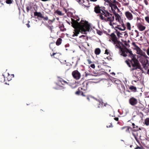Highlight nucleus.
<instances>
[{
  "instance_id": "cd10ccee",
  "label": "nucleus",
  "mask_w": 149,
  "mask_h": 149,
  "mask_svg": "<svg viewBox=\"0 0 149 149\" xmlns=\"http://www.w3.org/2000/svg\"><path fill=\"white\" fill-rule=\"evenodd\" d=\"M13 0H6V2L7 4H10L13 3Z\"/></svg>"
},
{
  "instance_id": "09e8293b",
  "label": "nucleus",
  "mask_w": 149,
  "mask_h": 149,
  "mask_svg": "<svg viewBox=\"0 0 149 149\" xmlns=\"http://www.w3.org/2000/svg\"><path fill=\"white\" fill-rule=\"evenodd\" d=\"M87 61L88 62L89 64H91L92 62L90 59H88L87 60Z\"/></svg>"
},
{
  "instance_id": "9b49d317",
  "label": "nucleus",
  "mask_w": 149,
  "mask_h": 149,
  "mask_svg": "<svg viewBox=\"0 0 149 149\" xmlns=\"http://www.w3.org/2000/svg\"><path fill=\"white\" fill-rule=\"evenodd\" d=\"M139 32L137 30H132L129 33L131 36L133 38H136L139 36Z\"/></svg>"
},
{
  "instance_id": "f03ea898",
  "label": "nucleus",
  "mask_w": 149,
  "mask_h": 149,
  "mask_svg": "<svg viewBox=\"0 0 149 149\" xmlns=\"http://www.w3.org/2000/svg\"><path fill=\"white\" fill-rule=\"evenodd\" d=\"M75 19V21L78 24V26L73 27L74 29V31L73 32L74 34L72 35V36L74 37L75 36H77L79 34L80 30L83 32H85L86 31H88L90 29V25L88 24L87 22L81 20L80 23L78 21L79 20V18L75 16L72 17Z\"/></svg>"
},
{
  "instance_id": "e2e57ef3",
  "label": "nucleus",
  "mask_w": 149,
  "mask_h": 149,
  "mask_svg": "<svg viewBox=\"0 0 149 149\" xmlns=\"http://www.w3.org/2000/svg\"><path fill=\"white\" fill-rule=\"evenodd\" d=\"M144 68L145 69H147V68L146 66V65H144L143 66Z\"/></svg>"
},
{
  "instance_id": "5701e85b",
  "label": "nucleus",
  "mask_w": 149,
  "mask_h": 149,
  "mask_svg": "<svg viewBox=\"0 0 149 149\" xmlns=\"http://www.w3.org/2000/svg\"><path fill=\"white\" fill-rule=\"evenodd\" d=\"M127 27V29L129 30H131V25L129 22H127L126 23V27Z\"/></svg>"
},
{
  "instance_id": "f8f14e48",
  "label": "nucleus",
  "mask_w": 149,
  "mask_h": 149,
  "mask_svg": "<svg viewBox=\"0 0 149 149\" xmlns=\"http://www.w3.org/2000/svg\"><path fill=\"white\" fill-rule=\"evenodd\" d=\"M136 26L137 28L140 31H142L146 29V27L143 25L141 22H137L136 24Z\"/></svg>"
},
{
  "instance_id": "4d7b16f0",
  "label": "nucleus",
  "mask_w": 149,
  "mask_h": 149,
  "mask_svg": "<svg viewBox=\"0 0 149 149\" xmlns=\"http://www.w3.org/2000/svg\"><path fill=\"white\" fill-rule=\"evenodd\" d=\"M85 37V36L84 35H82L79 37V38H81L82 37Z\"/></svg>"
},
{
  "instance_id": "864d4df0",
  "label": "nucleus",
  "mask_w": 149,
  "mask_h": 149,
  "mask_svg": "<svg viewBox=\"0 0 149 149\" xmlns=\"http://www.w3.org/2000/svg\"><path fill=\"white\" fill-rule=\"evenodd\" d=\"M126 62H127V64L128 65V66L129 67H131V65H130V63H129L128 61H127Z\"/></svg>"
},
{
  "instance_id": "a878e982",
  "label": "nucleus",
  "mask_w": 149,
  "mask_h": 149,
  "mask_svg": "<svg viewBox=\"0 0 149 149\" xmlns=\"http://www.w3.org/2000/svg\"><path fill=\"white\" fill-rule=\"evenodd\" d=\"M62 39L61 38H58L56 42V45H59L61 44V43Z\"/></svg>"
},
{
  "instance_id": "2f4dec72",
  "label": "nucleus",
  "mask_w": 149,
  "mask_h": 149,
  "mask_svg": "<svg viewBox=\"0 0 149 149\" xmlns=\"http://www.w3.org/2000/svg\"><path fill=\"white\" fill-rule=\"evenodd\" d=\"M32 8V7L30 6H27L26 7V10L27 13H28L29 10H30Z\"/></svg>"
},
{
  "instance_id": "1a4fd4ad",
  "label": "nucleus",
  "mask_w": 149,
  "mask_h": 149,
  "mask_svg": "<svg viewBox=\"0 0 149 149\" xmlns=\"http://www.w3.org/2000/svg\"><path fill=\"white\" fill-rule=\"evenodd\" d=\"M120 24L119 25H118L115 27V28H117L120 30L122 31H124L126 29V26L124 23L123 20L120 22H118Z\"/></svg>"
},
{
  "instance_id": "412c9836",
  "label": "nucleus",
  "mask_w": 149,
  "mask_h": 149,
  "mask_svg": "<svg viewBox=\"0 0 149 149\" xmlns=\"http://www.w3.org/2000/svg\"><path fill=\"white\" fill-rule=\"evenodd\" d=\"M80 4H82V5L84 6L85 7H88L89 6H87L85 4H84V0H76Z\"/></svg>"
},
{
  "instance_id": "9d476101",
  "label": "nucleus",
  "mask_w": 149,
  "mask_h": 149,
  "mask_svg": "<svg viewBox=\"0 0 149 149\" xmlns=\"http://www.w3.org/2000/svg\"><path fill=\"white\" fill-rule=\"evenodd\" d=\"M56 45L55 42H52L49 45V47L52 51L54 52L52 54H50L51 56L52 57L53 56H54L56 54L57 52H56Z\"/></svg>"
},
{
  "instance_id": "473e14b6",
  "label": "nucleus",
  "mask_w": 149,
  "mask_h": 149,
  "mask_svg": "<svg viewBox=\"0 0 149 149\" xmlns=\"http://www.w3.org/2000/svg\"><path fill=\"white\" fill-rule=\"evenodd\" d=\"M61 84L62 85H64L65 84V81H60L59 82H58V84H59V85L61 86H61Z\"/></svg>"
},
{
  "instance_id": "b1692460",
  "label": "nucleus",
  "mask_w": 149,
  "mask_h": 149,
  "mask_svg": "<svg viewBox=\"0 0 149 149\" xmlns=\"http://www.w3.org/2000/svg\"><path fill=\"white\" fill-rule=\"evenodd\" d=\"M59 28L61 31H63L65 30L64 26L62 23H60L59 26Z\"/></svg>"
},
{
  "instance_id": "20e7f679",
  "label": "nucleus",
  "mask_w": 149,
  "mask_h": 149,
  "mask_svg": "<svg viewBox=\"0 0 149 149\" xmlns=\"http://www.w3.org/2000/svg\"><path fill=\"white\" fill-rule=\"evenodd\" d=\"M73 11V10L72 9H70V11L69 10H67L66 9V13H67V16L69 18L68 19V21L66 19V21L69 25H70V23H71L72 26L73 27H75V26H78V24L75 21V19L72 18L73 17V14L72 12Z\"/></svg>"
},
{
  "instance_id": "c9c22d12",
  "label": "nucleus",
  "mask_w": 149,
  "mask_h": 149,
  "mask_svg": "<svg viewBox=\"0 0 149 149\" xmlns=\"http://www.w3.org/2000/svg\"><path fill=\"white\" fill-rule=\"evenodd\" d=\"M98 104H99V105L98 106V108L102 107H103V103L102 102H101V101L99 102V103Z\"/></svg>"
},
{
  "instance_id": "a18cd8bd",
  "label": "nucleus",
  "mask_w": 149,
  "mask_h": 149,
  "mask_svg": "<svg viewBox=\"0 0 149 149\" xmlns=\"http://www.w3.org/2000/svg\"><path fill=\"white\" fill-rule=\"evenodd\" d=\"M132 45L135 47H138L136 44V43L135 42H132Z\"/></svg>"
},
{
  "instance_id": "dca6fc26",
  "label": "nucleus",
  "mask_w": 149,
  "mask_h": 149,
  "mask_svg": "<svg viewBox=\"0 0 149 149\" xmlns=\"http://www.w3.org/2000/svg\"><path fill=\"white\" fill-rule=\"evenodd\" d=\"M104 9H105L104 7H100L99 6H96L94 8V11L96 13H101V11L103 10Z\"/></svg>"
},
{
  "instance_id": "c03bdc74",
  "label": "nucleus",
  "mask_w": 149,
  "mask_h": 149,
  "mask_svg": "<svg viewBox=\"0 0 149 149\" xmlns=\"http://www.w3.org/2000/svg\"><path fill=\"white\" fill-rule=\"evenodd\" d=\"M144 2L146 5H148V3L147 0H144Z\"/></svg>"
},
{
  "instance_id": "4be33fe9",
  "label": "nucleus",
  "mask_w": 149,
  "mask_h": 149,
  "mask_svg": "<svg viewBox=\"0 0 149 149\" xmlns=\"http://www.w3.org/2000/svg\"><path fill=\"white\" fill-rule=\"evenodd\" d=\"M129 88L132 91L135 92L136 91L137 89L136 87L134 86H130Z\"/></svg>"
},
{
  "instance_id": "6e6d98bb",
  "label": "nucleus",
  "mask_w": 149,
  "mask_h": 149,
  "mask_svg": "<svg viewBox=\"0 0 149 149\" xmlns=\"http://www.w3.org/2000/svg\"><path fill=\"white\" fill-rule=\"evenodd\" d=\"M111 125H112V124H110V125H109L108 126L107 125V127H111Z\"/></svg>"
},
{
  "instance_id": "3c124183",
  "label": "nucleus",
  "mask_w": 149,
  "mask_h": 149,
  "mask_svg": "<svg viewBox=\"0 0 149 149\" xmlns=\"http://www.w3.org/2000/svg\"><path fill=\"white\" fill-rule=\"evenodd\" d=\"M132 125L133 126V127L134 128L135 127V124L134 123H132ZM138 127V126H136V127Z\"/></svg>"
},
{
  "instance_id": "4468645a",
  "label": "nucleus",
  "mask_w": 149,
  "mask_h": 149,
  "mask_svg": "<svg viewBox=\"0 0 149 149\" xmlns=\"http://www.w3.org/2000/svg\"><path fill=\"white\" fill-rule=\"evenodd\" d=\"M137 52L138 54L143 56L145 58H148L149 57L147 56L146 53L143 52L138 47L137 49Z\"/></svg>"
},
{
  "instance_id": "de8ad7c7",
  "label": "nucleus",
  "mask_w": 149,
  "mask_h": 149,
  "mask_svg": "<svg viewBox=\"0 0 149 149\" xmlns=\"http://www.w3.org/2000/svg\"><path fill=\"white\" fill-rule=\"evenodd\" d=\"M104 1L105 2H104V4H107V3H108V2L109 1H110V0H104Z\"/></svg>"
},
{
  "instance_id": "bb28decb",
  "label": "nucleus",
  "mask_w": 149,
  "mask_h": 149,
  "mask_svg": "<svg viewBox=\"0 0 149 149\" xmlns=\"http://www.w3.org/2000/svg\"><path fill=\"white\" fill-rule=\"evenodd\" d=\"M55 13L59 15H64V14H63L61 11L58 10L55 11Z\"/></svg>"
},
{
  "instance_id": "a19ab883",
  "label": "nucleus",
  "mask_w": 149,
  "mask_h": 149,
  "mask_svg": "<svg viewBox=\"0 0 149 149\" xmlns=\"http://www.w3.org/2000/svg\"><path fill=\"white\" fill-rule=\"evenodd\" d=\"M60 61L61 63H64L65 62V60H63L61 58H60Z\"/></svg>"
},
{
  "instance_id": "0e129e2a",
  "label": "nucleus",
  "mask_w": 149,
  "mask_h": 149,
  "mask_svg": "<svg viewBox=\"0 0 149 149\" xmlns=\"http://www.w3.org/2000/svg\"><path fill=\"white\" fill-rule=\"evenodd\" d=\"M111 74H114V75H115V73H114V72H112V73H111Z\"/></svg>"
},
{
  "instance_id": "bf43d9fd",
  "label": "nucleus",
  "mask_w": 149,
  "mask_h": 149,
  "mask_svg": "<svg viewBox=\"0 0 149 149\" xmlns=\"http://www.w3.org/2000/svg\"><path fill=\"white\" fill-rule=\"evenodd\" d=\"M90 0V1H91L95 2L97 0Z\"/></svg>"
},
{
  "instance_id": "a211bd4d",
  "label": "nucleus",
  "mask_w": 149,
  "mask_h": 149,
  "mask_svg": "<svg viewBox=\"0 0 149 149\" xmlns=\"http://www.w3.org/2000/svg\"><path fill=\"white\" fill-rule=\"evenodd\" d=\"M117 88L119 89L120 91H125V87L121 83L119 84L117 86Z\"/></svg>"
},
{
  "instance_id": "39448f33",
  "label": "nucleus",
  "mask_w": 149,
  "mask_h": 149,
  "mask_svg": "<svg viewBox=\"0 0 149 149\" xmlns=\"http://www.w3.org/2000/svg\"><path fill=\"white\" fill-rule=\"evenodd\" d=\"M106 5L109 6L111 8L112 12L117 11L118 12H120V11L118 8V6L119 7L120 4L116 0H110Z\"/></svg>"
},
{
  "instance_id": "aec40b11",
  "label": "nucleus",
  "mask_w": 149,
  "mask_h": 149,
  "mask_svg": "<svg viewBox=\"0 0 149 149\" xmlns=\"http://www.w3.org/2000/svg\"><path fill=\"white\" fill-rule=\"evenodd\" d=\"M2 76H3V77L4 78V81H6V80H7L8 81H10L11 80V78L10 77L11 76H10V75H9V74L8 73V75L7 77L6 78H5L4 75L3 74ZM13 76V77H14V75L12 74L11 75V76Z\"/></svg>"
},
{
  "instance_id": "774afa93",
  "label": "nucleus",
  "mask_w": 149,
  "mask_h": 149,
  "mask_svg": "<svg viewBox=\"0 0 149 149\" xmlns=\"http://www.w3.org/2000/svg\"><path fill=\"white\" fill-rule=\"evenodd\" d=\"M87 45L88 46H89V45L88 43L87 44Z\"/></svg>"
},
{
  "instance_id": "69168bd1",
  "label": "nucleus",
  "mask_w": 149,
  "mask_h": 149,
  "mask_svg": "<svg viewBox=\"0 0 149 149\" xmlns=\"http://www.w3.org/2000/svg\"><path fill=\"white\" fill-rule=\"evenodd\" d=\"M87 99L89 101H90V99H89V98L88 97L87 98Z\"/></svg>"
},
{
  "instance_id": "393cba45",
  "label": "nucleus",
  "mask_w": 149,
  "mask_h": 149,
  "mask_svg": "<svg viewBox=\"0 0 149 149\" xmlns=\"http://www.w3.org/2000/svg\"><path fill=\"white\" fill-rule=\"evenodd\" d=\"M101 52L100 49L98 48H96L95 49V54L97 55L99 54Z\"/></svg>"
},
{
  "instance_id": "c756f323",
  "label": "nucleus",
  "mask_w": 149,
  "mask_h": 149,
  "mask_svg": "<svg viewBox=\"0 0 149 149\" xmlns=\"http://www.w3.org/2000/svg\"><path fill=\"white\" fill-rule=\"evenodd\" d=\"M115 33H116L117 36L119 38L122 37V34L119 32L116 31Z\"/></svg>"
},
{
  "instance_id": "ea45409f",
  "label": "nucleus",
  "mask_w": 149,
  "mask_h": 149,
  "mask_svg": "<svg viewBox=\"0 0 149 149\" xmlns=\"http://www.w3.org/2000/svg\"><path fill=\"white\" fill-rule=\"evenodd\" d=\"M147 54L149 56V47H148L146 51Z\"/></svg>"
},
{
  "instance_id": "f3484780",
  "label": "nucleus",
  "mask_w": 149,
  "mask_h": 149,
  "mask_svg": "<svg viewBox=\"0 0 149 149\" xmlns=\"http://www.w3.org/2000/svg\"><path fill=\"white\" fill-rule=\"evenodd\" d=\"M66 84L70 86L72 88H74L76 87V84L74 83L72 80H71L69 82L66 81Z\"/></svg>"
},
{
  "instance_id": "79ce46f5",
  "label": "nucleus",
  "mask_w": 149,
  "mask_h": 149,
  "mask_svg": "<svg viewBox=\"0 0 149 149\" xmlns=\"http://www.w3.org/2000/svg\"><path fill=\"white\" fill-rule=\"evenodd\" d=\"M44 20H48V18L47 16L44 17V18H42Z\"/></svg>"
},
{
  "instance_id": "e433bc0d",
  "label": "nucleus",
  "mask_w": 149,
  "mask_h": 149,
  "mask_svg": "<svg viewBox=\"0 0 149 149\" xmlns=\"http://www.w3.org/2000/svg\"><path fill=\"white\" fill-rule=\"evenodd\" d=\"M55 19L54 18L52 20H48V23L49 24H52V22H53L55 20Z\"/></svg>"
},
{
  "instance_id": "f257e3e1",
  "label": "nucleus",
  "mask_w": 149,
  "mask_h": 149,
  "mask_svg": "<svg viewBox=\"0 0 149 149\" xmlns=\"http://www.w3.org/2000/svg\"><path fill=\"white\" fill-rule=\"evenodd\" d=\"M110 41L115 45L116 48H118L120 50L121 55L124 56H128L132 58L130 62L132 68V70H134L137 69H141V65L138 60L135 58V56L132 53L131 51L127 48H122L120 46L121 42L118 40L116 35L114 33H112L109 37Z\"/></svg>"
},
{
  "instance_id": "5fc2aeb1",
  "label": "nucleus",
  "mask_w": 149,
  "mask_h": 149,
  "mask_svg": "<svg viewBox=\"0 0 149 149\" xmlns=\"http://www.w3.org/2000/svg\"><path fill=\"white\" fill-rule=\"evenodd\" d=\"M89 75V74H88L87 73H86V72H85V77H87Z\"/></svg>"
},
{
  "instance_id": "0eeeda50",
  "label": "nucleus",
  "mask_w": 149,
  "mask_h": 149,
  "mask_svg": "<svg viewBox=\"0 0 149 149\" xmlns=\"http://www.w3.org/2000/svg\"><path fill=\"white\" fill-rule=\"evenodd\" d=\"M132 13H134V11L132 10H131L130 12L129 11H126L124 13L125 16L129 20H132L133 19V16Z\"/></svg>"
},
{
  "instance_id": "c85d7f7f",
  "label": "nucleus",
  "mask_w": 149,
  "mask_h": 149,
  "mask_svg": "<svg viewBox=\"0 0 149 149\" xmlns=\"http://www.w3.org/2000/svg\"><path fill=\"white\" fill-rule=\"evenodd\" d=\"M145 124L146 125H149V118H146L145 120Z\"/></svg>"
},
{
  "instance_id": "58836bf2",
  "label": "nucleus",
  "mask_w": 149,
  "mask_h": 149,
  "mask_svg": "<svg viewBox=\"0 0 149 149\" xmlns=\"http://www.w3.org/2000/svg\"><path fill=\"white\" fill-rule=\"evenodd\" d=\"M47 27L48 28V29L52 31V29L53 28V26H51L48 25L47 26Z\"/></svg>"
},
{
  "instance_id": "7c9ffc66",
  "label": "nucleus",
  "mask_w": 149,
  "mask_h": 149,
  "mask_svg": "<svg viewBox=\"0 0 149 149\" xmlns=\"http://www.w3.org/2000/svg\"><path fill=\"white\" fill-rule=\"evenodd\" d=\"M121 83V81L119 80H115L114 83L115 84L117 85V86Z\"/></svg>"
},
{
  "instance_id": "7ed1b4c3",
  "label": "nucleus",
  "mask_w": 149,
  "mask_h": 149,
  "mask_svg": "<svg viewBox=\"0 0 149 149\" xmlns=\"http://www.w3.org/2000/svg\"><path fill=\"white\" fill-rule=\"evenodd\" d=\"M100 19L106 22H109V25L113 28V25L116 24L115 23L112 22L114 19V16L112 14L110 13L107 10L104 9L101 11L100 15H99Z\"/></svg>"
},
{
  "instance_id": "72a5a7b5",
  "label": "nucleus",
  "mask_w": 149,
  "mask_h": 149,
  "mask_svg": "<svg viewBox=\"0 0 149 149\" xmlns=\"http://www.w3.org/2000/svg\"><path fill=\"white\" fill-rule=\"evenodd\" d=\"M124 43L125 47H130V45L128 42H127L126 41H125Z\"/></svg>"
},
{
  "instance_id": "37998d69",
  "label": "nucleus",
  "mask_w": 149,
  "mask_h": 149,
  "mask_svg": "<svg viewBox=\"0 0 149 149\" xmlns=\"http://www.w3.org/2000/svg\"><path fill=\"white\" fill-rule=\"evenodd\" d=\"M90 67L93 68H95V66L94 64H92L91 65Z\"/></svg>"
},
{
  "instance_id": "338daca9",
  "label": "nucleus",
  "mask_w": 149,
  "mask_h": 149,
  "mask_svg": "<svg viewBox=\"0 0 149 149\" xmlns=\"http://www.w3.org/2000/svg\"><path fill=\"white\" fill-rule=\"evenodd\" d=\"M55 5L54 4L52 5V6H53V7H54V6Z\"/></svg>"
},
{
  "instance_id": "2eb2a0df",
  "label": "nucleus",
  "mask_w": 149,
  "mask_h": 149,
  "mask_svg": "<svg viewBox=\"0 0 149 149\" xmlns=\"http://www.w3.org/2000/svg\"><path fill=\"white\" fill-rule=\"evenodd\" d=\"M130 104L132 106H134L137 103V100L134 97H132L130 98L129 100Z\"/></svg>"
},
{
  "instance_id": "49530a36",
  "label": "nucleus",
  "mask_w": 149,
  "mask_h": 149,
  "mask_svg": "<svg viewBox=\"0 0 149 149\" xmlns=\"http://www.w3.org/2000/svg\"><path fill=\"white\" fill-rule=\"evenodd\" d=\"M125 129L126 130H129L128 127H123L122 128V129Z\"/></svg>"
},
{
  "instance_id": "f704fd0d",
  "label": "nucleus",
  "mask_w": 149,
  "mask_h": 149,
  "mask_svg": "<svg viewBox=\"0 0 149 149\" xmlns=\"http://www.w3.org/2000/svg\"><path fill=\"white\" fill-rule=\"evenodd\" d=\"M96 31L97 33L99 35L101 36L103 34V33L101 31L98 30H97Z\"/></svg>"
},
{
  "instance_id": "4c0bfd02",
  "label": "nucleus",
  "mask_w": 149,
  "mask_h": 149,
  "mask_svg": "<svg viewBox=\"0 0 149 149\" xmlns=\"http://www.w3.org/2000/svg\"><path fill=\"white\" fill-rule=\"evenodd\" d=\"M146 21L148 23H149V17L147 16L145 17Z\"/></svg>"
},
{
  "instance_id": "ddd939ff",
  "label": "nucleus",
  "mask_w": 149,
  "mask_h": 149,
  "mask_svg": "<svg viewBox=\"0 0 149 149\" xmlns=\"http://www.w3.org/2000/svg\"><path fill=\"white\" fill-rule=\"evenodd\" d=\"M120 13V12H118L117 11L112 13L115 16L116 20L117 22H120L121 21L123 20L121 19L120 16L118 14V13Z\"/></svg>"
},
{
  "instance_id": "603ef678",
  "label": "nucleus",
  "mask_w": 149,
  "mask_h": 149,
  "mask_svg": "<svg viewBox=\"0 0 149 149\" xmlns=\"http://www.w3.org/2000/svg\"><path fill=\"white\" fill-rule=\"evenodd\" d=\"M105 54H109V52H108L107 50L106 49L105 50Z\"/></svg>"
},
{
  "instance_id": "680f3d73",
  "label": "nucleus",
  "mask_w": 149,
  "mask_h": 149,
  "mask_svg": "<svg viewBox=\"0 0 149 149\" xmlns=\"http://www.w3.org/2000/svg\"><path fill=\"white\" fill-rule=\"evenodd\" d=\"M115 120L116 121H118V118H115Z\"/></svg>"
},
{
  "instance_id": "052dcab7",
  "label": "nucleus",
  "mask_w": 149,
  "mask_h": 149,
  "mask_svg": "<svg viewBox=\"0 0 149 149\" xmlns=\"http://www.w3.org/2000/svg\"><path fill=\"white\" fill-rule=\"evenodd\" d=\"M63 3V0H61L60 2V4L61 5Z\"/></svg>"
},
{
  "instance_id": "423d86ee",
  "label": "nucleus",
  "mask_w": 149,
  "mask_h": 149,
  "mask_svg": "<svg viewBox=\"0 0 149 149\" xmlns=\"http://www.w3.org/2000/svg\"><path fill=\"white\" fill-rule=\"evenodd\" d=\"M88 84L87 83H84L82 84V86L81 87L78 88V91L75 93V94L77 95H81L84 96L82 91H86L87 90L88 87Z\"/></svg>"
},
{
  "instance_id": "6ab92c4d",
  "label": "nucleus",
  "mask_w": 149,
  "mask_h": 149,
  "mask_svg": "<svg viewBox=\"0 0 149 149\" xmlns=\"http://www.w3.org/2000/svg\"><path fill=\"white\" fill-rule=\"evenodd\" d=\"M34 15L35 16H37L38 17H40L41 18H44V16L42 14V13L39 12H36L34 13Z\"/></svg>"
},
{
  "instance_id": "8fccbe9b",
  "label": "nucleus",
  "mask_w": 149,
  "mask_h": 149,
  "mask_svg": "<svg viewBox=\"0 0 149 149\" xmlns=\"http://www.w3.org/2000/svg\"><path fill=\"white\" fill-rule=\"evenodd\" d=\"M129 4V3H123V5L124 6H128Z\"/></svg>"
},
{
  "instance_id": "6e6552de",
  "label": "nucleus",
  "mask_w": 149,
  "mask_h": 149,
  "mask_svg": "<svg viewBox=\"0 0 149 149\" xmlns=\"http://www.w3.org/2000/svg\"><path fill=\"white\" fill-rule=\"evenodd\" d=\"M72 75L73 77L75 79H79L81 77L80 73L77 70H75L72 72Z\"/></svg>"
},
{
  "instance_id": "13d9d810",
  "label": "nucleus",
  "mask_w": 149,
  "mask_h": 149,
  "mask_svg": "<svg viewBox=\"0 0 149 149\" xmlns=\"http://www.w3.org/2000/svg\"><path fill=\"white\" fill-rule=\"evenodd\" d=\"M26 25L28 28H29L30 27V25L29 23L27 24Z\"/></svg>"
}]
</instances>
